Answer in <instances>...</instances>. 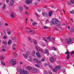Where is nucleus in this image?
I'll list each match as a JSON object with an SVG mask.
<instances>
[{
  "instance_id": "3c124183",
  "label": "nucleus",
  "mask_w": 74,
  "mask_h": 74,
  "mask_svg": "<svg viewBox=\"0 0 74 74\" xmlns=\"http://www.w3.org/2000/svg\"><path fill=\"white\" fill-rule=\"evenodd\" d=\"M67 4L68 5H71V4H70L69 1L67 2Z\"/></svg>"
},
{
  "instance_id": "f3484780",
  "label": "nucleus",
  "mask_w": 74,
  "mask_h": 74,
  "mask_svg": "<svg viewBox=\"0 0 74 74\" xmlns=\"http://www.w3.org/2000/svg\"><path fill=\"white\" fill-rule=\"evenodd\" d=\"M45 53L47 54V56H49V52L48 51V50H46L45 51Z\"/></svg>"
},
{
  "instance_id": "aec40b11",
  "label": "nucleus",
  "mask_w": 74,
  "mask_h": 74,
  "mask_svg": "<svg viewBox=\"0 0 74 74\" xmlns=\"http://www.w3.org/2000/svg\"><path fill=\"white\" fill-rule=\"evenodd\" d=\"M23 56L25 58V59H27V58H28L27 56L25 54H23Z\"/></svg>"
},
{
  "instance_id": "a211bd4d",
  "label": "nucleus",
  "mask_w": 74,
  "mask_h": 74,
  "mask_svg": "<svg viewBox=\"0 0 74 74\" xmlns=\"http://www.w3.org/2000/svg\"><path fill=\"white\" fill-rule=\"evenodd\" d=\"M36 55L38 56V57H39V58L41 57V56H40V53L38 52H36Z\"/></svg>"
},
{
  "instance_id": "a19ab883",
  "label": "nucleus",
  "mask_w": 74,
  "mask_h": 74,
  "mask_svg": "<svg viewBox=\"0 0 74 74\" xmlns=\"http://www.w3.org/2000/svg\"><path fill=\"white\" fill-rule=\"evenodd\" d=\"M1 63L3 65V66H5V63H4V62L3 61H1Z\"/></svg>"
},
{
  "instance_id": "a878e982",
  "label": "nucleus",
  "mask_w": 74,
  "mask_h": 74,
  "mask_svg": "<svg viewBox=\"0 0 74 74\" xmlns=\"http://www.w3.org/2000/svg\"><path fill=\"white\" fill-rule=\"evenodd\" d=\"M19 10H20V11H21V12H22V10L23 9V8L21 6L19 7Z\"/></svg>"
},
{
  "instance_id": "9b49d317",
  "label": "nucleus",
  "mask_w": 74,
  "mask_h": 74,
  "mask_svg": "<svg viewBox=\"0 0 74 74\" xmlns=\"http://www.w3.org/2000/svg\"><path fill=\"white\" fill-rule=\"evenodd\" d=\"M27 33H31V34L32 35H33L34 33V32L32 30H28L26 31Z\"/></svg>"
},
{
  "instance_id": "052dcab7",
  "label": "nucleus",
  "mask_w": 74,
  "mask_h": 74,
  "mask_svg": "<svg viewBox=\"0 0 74 74\" xmlns=\"http://www.w3.org/2000/svg\"><path fill=\"white\" fill-rule=\"evenodd\" d=\"M74 51H72L71 53V55H73V53H74Z\"/></svg>"
},
{
  "instance_id": "72a5a7b5",
  "label": "nucleus",
  "mask_w": 74,
  "mask_h": 74,
  "mask_svg": "<svg viewBox=\"0 0 74 74\" xmlns=\"http://www.w3.org/2000/svg\"><path fill=\"white\" fill-rule=\"evenodd\" d=\"M11 31V29L10 28H8L6 29V31L7 32H10Z\"/></svg>"
},
{
  "instance_id": "37998d69",
  "label": "nucleus",
  "mask_w": 74,
  "mask_h": 74,
  "mask_svg": "<svg viewBox=\"0 0 74 74\" xmlns=\"http://www.w3.org/2000/svg\"><path fill=\"white\" fill-rule=\"evenodd\" d=\"M54 30H59V29L58 28H55L53 29Z\"/></svg>"
},
{
  "instance_id": "0eeeda50",
  "label": "nucleus",
  "mask_w": 74,
  "mask_h": 74,
  "mask_svg": "<svg viewBox=\"0 0 74 74\" xmlns=\"http://www.w3.org/2000/svg\"><path fill=\"white\" fill-rule=\"evenodd\" d=\"M34 60L36 62H37V63H41V61H39V60L37 58H34Z\"/></svg>"
},
{
  "instance_id": "393cba45",
  "label": "nucleus",
  "mask_w": 74,
  "mask_h": 74,
  "mask_svg": "<svg viewBox=\"0 0 74 74\" xmlns=\"http://www.w3.org/2000/svg\"><path fill=\"white\" fill-rule=\"evenodd\" d=\"M33 42L35 44H37V42H36V40L34 39L33 40Z\"/></svg>"
},
{
  "instance_id": "c85d7f7f",
  "label": "nucleus",
  "mask_w": 74,
  "mask_h": 74,
  "mask_svg": "<svg viewBox=\"0 0 74 74\" xmlns=\"http://www.w3.org/2000/svg\"><path fill=\"white\" fill-rule=\"evenodd\" d=\"M35 66H36V67H38V68L40 67V66L39 65H38L37 64H35Z\"/></svg>"
},
{
  "instance_id": "338daca9",
  "label": "nucleus",
  "mask_w": 74,
  "mask_h": 74,
  "mask_svg": "<svg viewBox=\"0 0 74 74\" xmlns=\"http://www.w3.org/2000/svg\"><path fill=\"white\" fill-rule=\"evenodd\" d=\"M16 45H16V44H14V45H12V46H13H13H15V47H16Z\"/></svg>"
},
{
  "instance_id": "79ce46f5",
  "label": "nucleus",
  "mask_w": 74,
  "mask_h": 74,
  "mask_svg": "<svg viewBox=\"0 0 74 74\" xmlns=\"http://www.w3.org/2000/svg\"><path fill=\"white\" fill-rule=\"evenodd\" d=\"M1 51H2V52H5V51H6V50H5V49H1Z\"/></svg>"
},
{
  "instance_id": "20e7f679",
  "label": "nucleus",
  "mask_w": 74,
  "mask_h": 74,
  "mask_svg": "<svg viewBox=\"0 0 74 74\" xmlns=\"http://www.w3.org/2000/svg\"><path fill=\"white\" fill-rule=\"evenodd\" d=\"M67 51H68V50H67V51L65 53V55H66V54H67V55L66 56V59H69L70 57V55H69L70 54V53Z\"/></svg>"
},
{
  "instance_id": "412c9836",
  "label": "nucleus",
  "mask_w": 74,
  "mask_h": 74,
  "mask_svg": "<svg viewBox=\"0 0 74 74\" xmlns=\"http://www.w3.org/2000/svg\"><path fill=\"white\" fill-rule=\"evenodd\" d=\"M35 54H36V52H35V51H34V50L33 51V52L32 53V56H34V55H35Z\"/></svg>"
},
{
  "instance_id": "c756f323",
  "label": "nucleus",
  "mask_w": 74,
  "mask_h": 74,
  "mask_svg": "<svg viewBox=\"0 0 74 74\" xmlns=\"http://www.w3.org/2000/svg\"><path fill=\"white\" fill-rule=\"evenodd\" d=\"M7 34L8 35H10L11 34V31L8 32Z\"/></svg>"
},
{
  "instance_id": "7c9ffc66",
  "label": "nucleus",
  "mask_w": 74,
  "mask_h": 74,
  "mask_svg": "<svg viewBox=\"0 0 74 74\" xmlns=\"http://www.w3.org/2000/svg\"><path fill=\"white\" fill-rule=\"evenodd\" d=\"M27 54L28 55V56H29V55H30V51H27Z\"/></svg>"
},
{
  "instance_id": "69168bd1",
  "label": "nucleus",
  "mask_w": 74,
  "mask_h": 74,
  "mask_svg": "<svg viewBox=\"0 0 74 74\" xmlns=\"http://www.w3.org/2000/svg\"><path fill=\"white\" fill-rule=\"evenodd\" d=\"M20 64H23V62H20Z\"/></svg>"
},
{
  "instance_id": "e433bc0d",
  "label": "nucleus",
  "mask_w": 74,
  "mask_h": 74,
  "mask_svg": "<svg viewBox=\"0 0 74 74\" xmlns=\"http://www.w3.org/2000/svg\"><path fill=\"white\" fill-rule=\"evenodd\" d=\"M15 39H16V36H14L12 38V40H15Z\"/></svg>"
},
{
  "instance_id": "a18cd8bd",
  "label": "nucleus",
  "mask_w": 74,
  "mask_h": 74,
  "mask_svg": "<svg viewBox=\"0 0 74 74\" xmlns=\"http://www.w3.org/2000/svg\"><path fill=\"white\" fill-rule=\"evenodd\" d=\"M41 61L42 62H44V61H45V58H42V59L41 60Z\"/></svg>"
},
{
  "instance_id": "13d9d810",
  "label": "nucleus",
  "mask_w": 74,
  "mask_h": 74,
  "mask_svg": "<svg viewBox=\"0 0 74 74\" xmlns=\"http://www.w3.org/2000/svg\"><path fill=\"white\" fill-rule=\"evenodd\" d=\"M5 46L3 45L2 46V49H4V48H5Z\"/></svg>"
},
{
  "instance_id": "9d476101",
  "label": "nucleus",
  "mask_w": 74,
  "mask_h": 74,
  "mask_svg": "<svg viewBox=\"0 0 74 74\" xmlns=\"http://www.w3.org/2000/svg\"><path fill=\"white\" fill-rule=\"evenodd\" d=\"M15 15L14 14V12H12L11 13V15H10V17L11 18H15Z\"/></svg>"
},
{
  "instance_id": "4c0bfd02",
  "label": "nucleus",
  "mask_w": 74,
  "mask_h": 74,
  "mask_svg": "<svg viewBox=\"0 0 74 74\" xmlns=\"http://www.w3.org/2000/svg\"><path fill=\"white\" fill-rule=\"evenodd\" d=\"M7 38V36H3V39H6Z\"/></svg>"
},
{
  "instance_id": "dca6fc26",
  "label": "nucleus",
  "mask_w": 74,
  "mask_h": 74,
  "mask_svg": "<svg viewBox=\"0 0 74 74\" xmlns=\"http://www.w3.org/2000/svg\"><path fill=\"white\" fill-rule=\"evenodd\" d=\"M50 61L52 63L54 62V59L53 57H50L49 58Z\"/></svg>"
},
{
  "instance_id": "0e129e2a",
  "label": "nucleus",
  "mask_w": 74,
  "mask_h": 74,
  "mask_svg": "<svg viewBox=\"0 0 74 74\" xmlns=\"http://www.w3.org/2000/svg\"><path fill=\"white\" fill-rule=\"evenodd\" d=\"M42 45L43 47H45V46H46V45L45 44H42Z\"/></svg>"
},
{
  "instance_id": "5fc2aeb1",
  "label": "nucleus",
  "mask_w": 74,
  "mask_h": 74,
  "mask_svg": "<svg viewBox=\"0 0 74 74\" xmlns=\"http://www.w3.org/2000/svg\"><path fill=\"white\" fill-rule=\"evenodd\" d=\"M24 8H25V9H26V10H27V9H28V8H27V6L26 5H25L24 6Z\"/></svg>"
},
{
  "instance_id": "c9c22d12",
  "label": "nucleus",
  "mask_w": 74,
  "mask_h": 74,
  "mask_svg": "<svg viewBox=\"0 0 74 74\" xmlns=\"http://www.w3.org/2000/svg\"><path fill=\"white\" fill-rule=\"evenodd\" d=\"M70 2L72 4H73L74 3V0H70Z\"/></svg>"
},
{
  "instance_id": "4d7b16f0",
  "label": "nucleus",
  "mask_w": 74,
  "mask_h": 74,
  "mask_svg": "<svg viewBox=\"0 0 74 74\" xmlns=\"http://www.w3.org/2000/svg\"><path fill=\"white\" fill-rule=\"evenodd\" d=\"M36 16L37 17V18H38V17H39V16L38 15V14H37V13H36Z\"/></svg>"
},
{
  "instance_id": "bf43d9fd",
  "label": "nucleus",
  "mask_w": 74,
  "mask_h": 74,
  "mask_svg": "<svg viewBox=\"0 0 74 74\" xmlns=\"http://www.w3.org/2000/svg\"><path fill=\"white\" fill-rule=\"evenodd\" d=\"M52 40H53V41H54L55 40V38L53 37H52Z\"/></svg>"
},
{
  "instance_id": "ea45409f",
  "label": "nucleus",
  "mask_w": 74,
  "mask_h": 74,
  "mask_svg": "<svg viewBox=\"0 0 74 74\" xmlns=\"http://www.w3.org/2000/svg\"><path fill=\"white\" fill-rule=\"evenodd\" d=\"M43 39H44V41H45L46 42H48V41H47L46 39L45 38H44V37H43Z\"/></svg>"
},
{
  "instance_id": "f8f14e48",
  "label": "nucleus",
  "mask_w": 74,
  "mask_h": 74,
  "mask_svg": "<svg viewBox=\"0 0 74 74\" xmlns=\"http://www.w3.org/2000/svg\"><path fill=\"white\" fill-rule=\"evenodd\" d=\"M42 15L43 16H45L46 17H47V15H48V13L47 12H43L42 13Z\"/></svg>"
},
{
  "instance_id": "2f4dec72",
  "label": "nucleus",
  "mask_w": 74,
  "mask_h": 74,
  "mask_svg": "<svg viewBox=\"0 0 74 74\" xmlns=\"http://www.w3.org/2000/svg\"><path fill=\"white\" fill-rule=\"evenodd\" d=\"M43 27L44 29H47L49 28V27L46 26H44Z\"/></svg>"
},
{
  "instance_id": "58836bf2",
  "label": "nucleus",
  "mask_w": 74,
  "mask_h": 74,
  "mask_svg": "<svg viewBox=\"0 0 74 74\" xmlns=\"http://www.w3.org/2000/svg\"><path fill=\"white\" fill-rule=\"evenodd\" d=\"M53 69V71L54 72V73H56L57 71V69Z\"/></svg>"
},
{
  "instance_id": "09e8293b",
  "label": "nucleus",
  "mask_w": 74,
  "mask_h": 74,
  "mask_svg": "<svg viewBox=\"0 0 74 74\" xmlns=\"http://www.w3.org/2000/svg\"><path fill=\"white\" fill-rule=\"evenodd\" d=\"M38 12H41V9L40 8H39L38 10Z\"/></svg>"
},
{
  "instance_id": "39448f33",
  "label": "nucleus",
  "mask_w": 74,
  "mask_h": 74,
  "mask_svg": "<svg viewBox=\"0 0 74 74\" xmlns=\"http://www.w3.org/2000/svg\"><path fill=\"white\" fill-rule=\"evenodd\" d=\"M66 40L67 44H70V43H71L72 41V39L70 38L66 39Z\"/></svg>"
},
{
  "instance_id": "b1692460",
  "label": "nucleus",
  "mask_w": 74,
  "mask_h": 74,
  "mask_svg": "<svg viewBox=\"0 0 74 74\" xmlns=\"http://www.w3.org/2000/svg\"><path fill=\"white\" fill-rule=\"evenodd\" d=\"M8 45H10L11 44V40H9L8 42Z\"/></svg>"
},
{
  "instance_id": "8fccbe9b",
  "label": "nucleus",
  "mask_w": 74,
  "mask_h": 74,
  "mask_svg": "<svg viewBox=\"0 0 74 74\" xmlns=\"http://www.w3.org/2000/svg\"><path fill=\"white\" fill-rule=\"evenodd\" d=\"M74 29H71V30L70 32H71V33H72V32H74Z\"/></svg>"
},
{
  "instance_id": "6ab92c4d",
  "label": "nucleus",
  "mask_w": 74,
  "mask_h": 74,
  "mask_svg": "<svg viewBox=\"0 0 74 74\" xmlns=\"http://www.w3.org/2000/svg\"><path fill=\"white\" fill-rule=\"evenodd\" d=\"M48 40H49V41H52V39L51 38V36H49L46 38Z\"/></svg>"
},
{
  "instance_id": "6e6d98bb",
  "label": "nucleus",
  "mask_w": 74,
  "mask_h": 74,
  "mask_svg": "<svg viewBox=\"0 0 74 74\" xmlns=\"http://www.w3.org/2000/svg\"><path fill=\"white\" fill-rule=\"evenodd\" d=\"M5 26H8V24L7 23H5Z\"/></svg>"
},
{
  "instance_id": "6e6552de",
  "label": "nucleus",
  "mask_w": 74,
  "mask_h": 74,
  "mask_svg": "<svg viewBox=\"0 0 74 74\" xmlns=\"http://www.w3.org/2000/svg\"><path fill=\"white\" fill-rule=\"evenodd\" d=\"M14 3H15L14 0H11L10 1V5L11 6H12V5H14Z\"/></svg>"
},
{
  "instance_id": "5701e85b",
  "label": "nucleus",
  "mask_w": 74,
  "mask_h": 74,
  "mask_svg": "<svg viewBox=\"0 0 74 74\" xmlns=\"http://www.w3.org/2000/svg\"><path fill=\"white\" fill-rule=\"evenodd\" d=\"M52 50H54V51H56L57 50V49L56 48H55L54 47H53L51 48Z\"/></svg>"
},
{
  "instance_id": "2eb2a0df",
  "label": "nucleus",
  "mask_w": 74,
  "mask_h": 74,
  "mask_svg": "<svg viewBox=\"0 0 74 74\" xmlns=\"http://www.w3.org/2000/svg\"><path fill=\"white\" fill-rule=\"evenodd\" d=\"M53 12L52 11H50L49 12H48L49 16L51 17L52 16V14Z\"/></svg>"
},
{
  "instance_id": "423d86ee",
  "label": "nucleus",
  "mask_w": 74,
  "mask_h": 74,
  "mask_svg": "<svg viewBox=\"0 0 74 74\" xmlns=\"http://www.w3.org/2000/svg\"><path fill=\"white\" fill-rule=\"evenodd\" d=\"M32 3V0H26L25 3L27 5H29Z\"/></svg>"
},
{
  "instance_id": "7ed1b4c3",
  "label": "nucleus",
  "mask_w": 74,
  "mask_h": 74,
  "mask_svg": "<svg viewBox=\"0 0 74 74\" xmlns=\"http://www.w3.org/2000/svg\"><path fill=\"white\" fill-rule=\"evenodd\" d=\"M35 48L36 50L38 51V52H40V51L42 53L43 52V50L42 49H40V47H38V46H36Z\"/></svg>"
},
{
  "instance_id": "c03bdc74",
  "label": "nucleus",
  "mask_w": 74,
  "mask_h": 74,
  "mask_svg": "<svg viewBox=\"0 0 74 74\" xmlns=\"http://www.w3.org/2000/svg\"><path fill=\"white\" fill-rule=\"evenodd\" d=\"M34 5H37V4H38V2H36L35 3H34Z\"/></svg>"
},
{
  "instance_id": "680f3d73",
  "label": "nucleus",
  "mask_w": 74,
  "mask_h": 74,
  "mask_svg": "<svg viewBox=\"0 0 74 74\" xmlns=\"http://www.w3.org/2000/svg\"><path fill=\"white\" fill-rule=\"evenodd\" d=\"M48 73H49V74H52L51 72V71H48Z\"/></svg>"
},
{
  "instance_id": "f257e3e1",
  "label": "nucleus",
  "mask_w": 74,
  "mask_h": 74,
  "mask_svg": "<svg viewBox=\"0 0 74 74\" xmlns=\"http://www.w3.org/2000/svg\"><path fill=\"white\" fill-rule=\"evenodd\" d=\"M50 23L51 25H56L57 26H59L60 25V22L56 18L52 19Z\"/></svg>"
},
{
  "instance_id": "603ef678",
  "label": "nucleus",
  "mask_w": 74,
  "mask_h": 74,
  "mask_svg": "<svg viewBox=\"0 0 74 74\" xmlns=\"http://www.w3.org/2000/svg\"><path fill=\"white\" fill-rule=\"evenodd\" d=\"M14 55L15 56V58H16L17 57V54L16 53H14Z\"/></svg>"
},
{
  "instance_id": "774afa93",
  "label": "nucleus",
  "mask_w": 74,
  "mask_h": 74,
  "mask_svg": "<svg viewBox=\"0 0 74 74\" xmlns=\"http://www.w3.org/2000/svg\"><path fill=\"white\" fill-rule=\"evenodd\" d=\"M6 3H9V0H6Z\"/></svg>"
},
{
  "instance_id": "ddd939ff",
  "label": "nucleus",
  "mask_w": 74,
  "mask_h": 74,
  "mask_svg": "<svg viewBox=\"0 0 74 74\" xmlns=\"http://www.w3.org/2000/svg\"><path fill=\"white\" fill-rule=\"evenodd\" d=\"M56 70H58V69H61V67L60 66V65H58L57 66H56L55 67Z\"/></svg>"
},
{
  "instance_id": "4be33fe9",
  "label": "nucleus",
  "mask_w": 74,
  "mask_h": 74,
  "mask_svg": "<svg viewBox=\"0 0 74 74\" xmlns=\"http://www.w3.org/2000/svg\"><path fill=\"white\" fill-rule=\"evenodd\" d=\"M2 43H3V44H4V45H7V42L6 41H3L2 42Z\"/></svg>"
},
{
  "instance_id": "1a4fd4ad",
  "label": "nucleus",
  "mask_w": 74,
  "mask_h": 74,
  "mask_svg": "<svg viewBox=\"0 0 74 74\" xmlns=\"http://www.w3.org/2000/svg\"><path fill=\"white\" fill-rule=\"evenodd\" d=\"M12 60L13 63L12 65L13 66H14V65H15V64H16V60L12 59V60Z\"/></svg>"
},
{
  "instance_id": "864d4df0",
  "label": "nucleus",
  "mask_w": 74,
  "mask_h": 74,
  "mask_svg": "<svg viewBox=\"0 0 74 74\" xmlns=\"http://www.w3.org/2000/svg\"><path fill=\"white\" fill-rule=\"evenodd\" d=\"M62 71L63 73H65L66 72V69H62Z\"/></svg>"
},
{
  "instance_id": "bb28decb",
  "label": "nucleus",
  "mask_w": 74,
  "mask_h": 74,
  "mask_svg": "<svg viewBox=\"0 0 74 74\" xmlns=\"http://www.w3.org/2000/svg\"><path fill=\"white\" fill-rule=\"evenodd\" d=\"M69 12L71 14H74V10H72V11H70Z\"/></svg>"
},
{
  "instance_id": "f03ea898",
  "label": "nucleus",
  "mask_w": 74,
  "mask_h": 74,
  "mask_svg": "<svg viewBox=\"0 0 74 74\" xmlns=\"http://www.w3.org/2000/svg\"><path fill=\"white\" fill-rule=\"evenodd\" d=\"M19 72H20V74H28V72L24 69H20L19 70Z\"/></svg>"
},
{
  "instance_id": "e2e57ef3",
  "label": "nucleus",
  "mask_w": 74,
  "mask_h": 74,
  "mask_svg": "<svg viewBox=\"0 0 74 74\" xmlns=\"http://www.w3.org/2000/svg\"><path fill=\"white\" fill-rule=\"evenodd\" d=\"M49 21H48V19H47L46 20V23H49Z\"/></svg>"
},
{
  "instance_id": "4468645a",
  "label": "nucleus",
  "mask_w": 74,
  "mask_h": 74,
  "mask_svg": "<svg viewBox=\"0 0 74 74\" xmlns=\"http://www.w3.org/2000/svg\"><path fill=\"white\" fill-rule=\"evenodd\" d=\"M37 72V69L35 68H34L32 70V73H36Z\"/></svg>"
},
{
  "instance_id": "49530a36",
  "label": "nucleus",
  "mask_w": 74,
  "mask_h": 74,
  "mask_svg": "<svg viewBox=\"0 0 74 74\" xmlns=\"http://www.w3.org/2000/svg\"><path fill=\"white\" fill-rule=\"evenodd\" d=\"M28 39H29V41H30V42H32V39H31L30 38V37H28Z\"/></svg>"
},
{
  "instance_id": "cd10ccee",
  "label": "nucleus",
  "mask_w": 74,
  "mask_h": 74,
  "mask_svg": "<svg viewBox=\"0 0 74 74\" xmlns=\"http://www.w3.org/2000/svg\"><path fill=\"white\" fill-rule=\"evenodd\" d=\"M32 25H33V26H34V25H37L38 24V23L37 22H35V23H32Z\"/></svg>"
},
{
  "instance_id": "de8ad7c7",
  "label": "nucleus",
  "mask_w": 74,
  "mask_h": 74,
  "mask_svg": "<svg viewBox=\"0 0 74 74\" xmlns=\"http://www.w3.org/2000/svg\"><path fill=\"white\" fill-rule=\"evenodd\" d=\"M13 62H12V60H10V62H9V64H12Z\"/></svg>"
},
{
  "instance_id": "f704fd0d",
  "label": "nucleus",
  "mask_w": 74,
  "mask_h": 74,
  "mask_svg": "<svg viewBox=\"0 0 74 74\" xmlns=\"http://www.w3.org/2000/svg\"><path fill=\"white\" fill-rule=\"evenodd\" d=\"M27 68L29 70H32V68L31 67L27 66Z\"/></svg>"
},
{
  "instance_id": "473e14b6",
  "label": "nucleus",
  "mask_w": 74,
  "mask_h": 74,
  "mask_svg": "<svg viewBox=\"0 0 74 74\" xmlns=\"http://www.w3.org/2000/svg\"><path fill=\"white\" fill-rule=\"evenodd\" d=\"M6 7V5H5V4H4V5L3 7V10H4V9H5V8Z\"/></svg>"
}]
</instances>
